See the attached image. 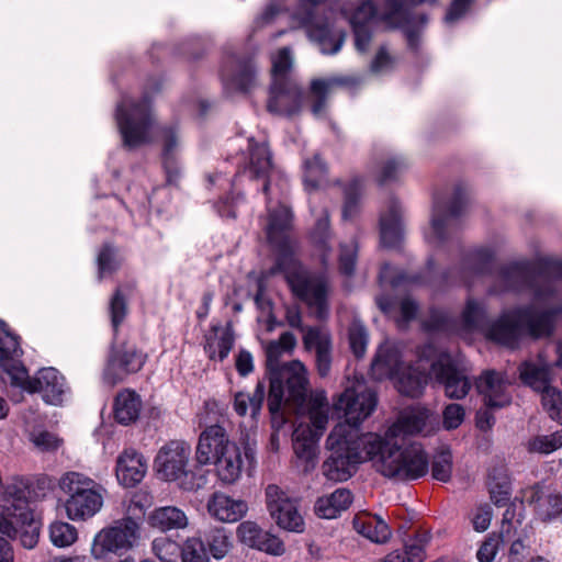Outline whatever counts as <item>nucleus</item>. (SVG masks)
<instances>
[{
    "label": "nucleus",
    "mask_w": 562,
    "mask_h": 562,
    "mask_svg": "<svg viewBox=\"0 0 562 562\" xmlns=\"http://www.w3.org/2000/svg\"><path fill=\"white\" fill-rule=\"evenodd\" d=\"M326 447L329 454L322 464V473L335 483L348 481L359 464L368 460L376 472L396 481H414L429 470V459L420 443L403 446L378 434L346 431L342 425L330 431Z\"/></svg>",
    "instance_id": "obj_1"
},
{
    "label": "nucleus",
    "mask_w": 562,
    "mask_h": 562,
    "mask_svg": "<svg viewBox=\"0 0 562 562\" xmlns=\"http://www.w3.org/2000/svg\"><path fill=\"white\" fill-rule=\"evenodd\" d=\"M562 305L553 308H539L533 304L504 310L485 330L487 340L502 347L516 350L525 339L538 340L553 335L557 316Z\"/></svg>",
    "instance_id": "obj_2"
},
{
    "label": "nucleus",
    "mask_w": 562,
    "mask_h": 562,
    "mask_svg": "<svg viewBox=\"0 0 562 562\" xmlns=\"http://www.w3.org/2000/svg\"><path fill=\"white\" fill-rule=\"evenodd\" d=\"M135 289V283L120 284L115 288L108 303V314L113 331L109 348L103 380L114 386L122 383L131 374L139 372L147 361V353L135 344L119 339L120 326L128 315L127 295Z\"/></svg>",
    "instance_id": "obj_3"
},
{
    "label": "nucleus",
    "mask_w": 562,
    "mask_h": 562,
    "mask_svg": "<svg viewBox=\"0 0 562 562\" xmlns=\"http://www.w3.org/2000/svg\"><path fill=\"white\" fill-rule=\"evenodd\" d=\"M269 245L274 251V262L267 270V277L283 274L292 294L308 307H314L317 319H326L329 312L326 280L312 277L304 269L295 257L296 245L293 239L270 241Z\"/></svg>",
    "instance_id": "obj_4"
},
{
    "label": "nucleus",
    "mask_w": 562,
    "mask_h": 562,
    "mask_svg": "<svg viewBox=\"0 0 562 562\" xmlns=\"http://www.w3.org/2000/svg\"><path fill=\"white\" fill-rule=\"evenodd\" d=\"M497 279L499 289L492 288L491 294L530 291L536 300H546L554 293L552 281L562 280V260L514 261L499 268Z\"/></svg>",
    "instance_id": "obj_5"
},
{
    "label": "nucleus",
    "mask_w": 562,
    "mask_h": 562,
    "mask_svg": "<svg viewBox=\"0 0 562 562\" xmlns=\"http://www.w3.org/2000/svg\"><path fill=\"white\" fill-rule=\"evenodd\" d=\"M270 75L267 111L283 117L297 115L303 106L304 90L293 72L290 47H282L272 56Z\"/></svg>",
    "instance_id": "obj_6"
},
{
    "label": "nucleus",
    "mask_w": 562,
    "mask_h": 562,
    "mask_svg": "<svg viewBox=\"0 0 562 562\" xmlns=\"http://www.w3.org/2000/svg\"><path fill=\"white\" fill-rule=\"evenodd\" d=\"M161 87L160 78H150L138 101L124 98L117 104L115 119L125 148L135 149L150 142L153 126L150 101L151 95L159 92Z\"/></svg>",
    "instance_id": "obj_7"
},
{
    "label": "nucleus",
    "mask_w": 562,
    "mask_h": 562,
    "mask_svg": "<svg viewBox=\"0 0 562 562\" xmlns=\"http://www.w3.org/2000/svg\"><path fill=\"white\" fill-rule=\"evenodd\" d=\"M494 263V252L488 248H476L467 252L462 258L461 268L449 269L440 276L435 273V261L428 259L425 276L414 274L409 276L406 272H400L391 280L393 288L401 286L406 283L428 284L434 289L441 288L448 284L457 283L458 281L469 283L472 277L485 276L492 272Z\"/></svg>",
    "instance_id": "obj_8"
},
{
    "label": "nucleus",
    "mask_w": 562,
    "mask_h": 562,
    "mask_svg": "<svg viewBox=\"0 0 562 562\" xmlns=\"http://www.w3.org/2000/svg\"><path fill=\"white\" fill-rule=\"evenodd\" d=\"M58 485L66 495L64 507L71 520L89 519L103 506L105 488L83 473L66 472L59 479Z\"/></svg>",
    "instance_id": "obj_9"
},
{
    "label": "nucleus",
    "mask_w": 562,
    "mask_h": 562,
    "mask_svg": "<svg viewBox=\"0 0 562 562\" xmlns=\"http://www.w3.org/2000/svg\"><path fill=\"white\" fill-rule=\"evenodd\" d=\"M268 409L272 418L281 416L284 400L297 407L304 405L308 379L305 366L300 360L285 363L282 372L269 380Z\"/></svg>",
    "instance_id": "obj_10"
},
{
    "label": "nucleus",
    "mask_w": 562,
    "mask_h": 562,
    "mask_svg": "<svg viewBox=\"0 0 562 562\" xmlns=\"http://www.w3.org/2000/svg\"><path fill=\"white\" fill-rule=\"evenodd\" d=\"M469 205V190L463 183L454 187L452 198L442 203L436 198L431 214V241L443 245L451 240L461 229V216Z\"/></svg>",
    "instance_id": "obj_11"
},
{
    "label": "nucleus",
    "mask_w": 562,
    "mask_h": 562,
    "mask_svg": "<svg viewBox=\"0 0 562 562\" xmlns=\"http://www.w3.org/2000/svg\"><path fill=\"white\" fill-rule=\"evenodd\" d=\"M376 404V392L364 383H358L339 394L334 402V409L345 419L346 431L359 434V426L374 412Z\"/></svg>",
    "instance_id": "obj_12"
},
{
    "label": "nucleus",
    "mask_w": 562,
    "mask_h": 562,
    "mask_svg": "<svg viewBox=\"0 0 562 562\" xmlns=\"http://www.w3.org/2000/svg\"><path fill=\"white\" fill-rule=\"evenodd\" d=\"M140 538L139 524L132 517L115 520L102 529L94 538L92 554L104 559L109 553L122 555L135 547Z\"/></svg>",
    "instance_id": "obj_13"
},
{
    "label": "nucleus",
    "mask_w": 562,
    "mask_h": 562,
    "mask_svg": "<svg viewBox=\"0 0 562 562\" xmlns=\"http://www.w3.org/2000/svg\"><path fill=\"white\" fill-rule=\"evenodd\" d=\"M236 166L235 175L231 181L232 187L236 186L237 179L247 175L250 179H265L262 192L268 196L270 181L268 175L272 168V155L266 143H258L254 137L248 138L246 151L232 157Z\"/></svg>",
    "instance_id": "obj_14"
},
{
    "label": "nucleus",
    "mask_w": 562,
    "mask_h": 562,
    "mask_svg": "<svg viewBox=\"0 0 562 562\" xmlns=\"http://www.w3.org/2000/svg\"><path fill=\"white\" fill-rule=\"evenodd\" d=\"M380 21L387 30H401L407 41V46L413 52L419 48V27L428 22L426 14H415L406 8L405 0H384Z\"/></svg>",
    "instance_id": "obj_15"
},
{
    "label": "nucleus",
    "mask_w": 562,
    "mask_h": 562,
    "mask_svg": "<svg viewBox=\"0 0 562 562\" xmlns=\"http://www.w3.org/2000/svg\"><path fill=\"white\" fill-rule=\"evenodd\" d=\"M21 355L19 336L9 329L5 322L0 319V367L9 375L11 385L30 393L32 378L20 360Z\"/></svg>",
    "instance_id": "obj_16"
},
{
    "label": "nucleus",
    "mask_w": 562,
    "mask_h": 562,
    "mask_svg": "<svg viewBox=\"0 0 562 562\" xmlns=\"http://www.w3.org/2000/svg\"><path fill=\"white\" fill-rule=\"evenodd\" d=\"M265 494L267 509L280 528L297 533L304 531V520L294 499L276 484H269Z\"/></svg>",
    "instance_id": "obj_17"
},
{
    "label": "nucleus",
    "mask_w": 562,
    "mask_h": 562,
    "mask_svg": "<svg viewBox=\"0 0 562 562\" xmlns=\"http://www.w3.org/2000/svg\"><path fill=\"white\" fill-rule=\"evenodd\" d=\"M220 77L226 93L229 90L248 93L256 86V65L250 57L228 55L222 63Z\"/></svg>",
    "instance_id": "obj_18"
},
{
    "label": "nucleus",
    "mask_w": 562,
    "mask_h": 562,
    "mask_svg": "<svg viewBox=\"0 0 562 562\" xmlns=\"http://www.w3.org/2000/svg\"><path fill=\"white\" fill-rule=\"evenodd\" d=\"M430 371L450 398L461 400L471 390L469 378L448 352H441L438 356V359L431 363Z\"/></svg>",
    "instance_id": "obj_19"
},
{
    "label": "nucleus",
    "mask_w": 562,
    "mask_h": 562,
    "mask_svg": "<svg viewBox=\"0 0 562 562\" xmlns=\"http://www.w3.org/2000/svg\"><path fill=\"white\" fill-rule=\"evenodd\" d=\"M191 447L181 440H171L160 448L155 459L158 475L165 481H180L187 471Z\"/></svg>",
    "instance_id": "obj_20"
},
{
    "label": "nucleus",
    "mask_w": 562,
    "mask_h": 562,
    "mask_svg": "<svg viewBox=\"0 0 562 562\" xmlns=\"http://www.w3.org/2000/svg\"><path fill=\"white\" fill-rule=\"evenodd\" d=\"M68 390L65 376L55 368H42L32 378L30 393H41L45 403L60 405Z\"/></svg>",
    "instance_id": "obj_21"
},
{
    "label": "nucleus",
    "mask_w": 562,
    "mask_h": 562,
    "mask_svg": "<svg viewBox=\"0 0 562 562\" xmlns=\"http://www.w3.org/2000/svg\"><path fill=\"white\" fill-rule=\"evenodd\" d=\"M302 340L306 351H315V367L318 375L321 378L328 376L333 362L330 334L322 327H308Z\"/></svg>",
    "instance_id": "obj_22"
},
{
    "label": "nucleus",
    "mask_w": 562,
    "mask_h": 562,
    "mask_svg": "<svg viewBox=\"0 0 562 562\" xmlns=\"http://www.w3.org/2000/svg\"><path fill=\"white\" fill-rule=\"evenodd\" d=\"M237 536L245 546L271 555H282L284 543L274 535L261 529L256 522L243 521L237 528Z\"/></svg>",
    "instance_id": "obj_23"
},
{
    "label": "nucleus",
    "mask_w": 562,
    "mask_h": 562,
    "mask_svg": "<svg viewBox=\"0 0 562 562\" xmlns=\"http://www.w3.org/2000/svg\"><path fill=\"white\" fill-rule=\"evenodd\" d=\"M302 25L307 27L308 37L317 44L322 54L335 55L341 49L346 32L328 19L316 21L315 18L313 22Z\"/></svg>",
    "instance_id": "obj_24"
},
{
    "label": "nucleus",
    "mask_w": 562,
    "mask_h": 562,
    "mask_svg": "<svg viewBox=\"0 0 562 562\" xmlns=\"http://www.w3.org/2000/svg\"><path fill=\"white\" fill-rule=\"evenodd\" d=\"M228 445H236L228 439L226 430L220 425L206 427L200 435L196 447V461L199 464H209L228 449Z\"/></svg>",
    "instance_id": "obj_25"
},
{
    "label": "nucleus",
    "mask_w": 562,
    "mask_h": 562,
    "mask_svg": "<svg viewBox=\"0 0 562 562\" xmlns=\"http://www.w3.org/2000/svg\"><path fill=\"white\" fill-rule=\"evenodd\" d=\"M146 472L147 461L135 449H125L119 454L115 474L119 483L124 487H134L139 484Z\"/></svg>",
    "instance_id": "obj_26"
},
{
    "label": "nucleus",
    "mask_w": 562,
    "mask_h": 562,
    "mask_svg": "<svg viewBox=\"0 0 562 562\" xmlns=\"http://www.w3.org/2000/svg\"><path fill=\"white\" fill-rule=\"evenodd\" d=\"M476 390L484 396V404L488 407H505L512 402L506 392V381L501 372L485 370L475 382Z\"/></svg>",
    "instance_id": "obj_27"
},
{
    "label": "nucleus",
    "mask_w": 562,
    "mask_h": 562,
    "mask_svg": "<svg viewBox=\"0 0 562 562\" xmlns=\"http://www.w3.org/2000/svg\"><path fill=\"white\" fill-rule=\"evenodd\" d=\"M402 239V206L397 199L392 198L386 212L380 215V243L384 248H396Z\"/></svg>",
    "instance_id": "obj_28"
},
{
    "label": "nucleus",
    "mask_w": 562,
    "mask_h": 562,
    "mask_svg": "<svg viewBox=\"0 0 562 562\" xmlns=\"http://www.w3.org/2000/svg\"><path fill=\"white\" fill-rule=\"evenodd\" d=\"M322 432L313 430L308 424H300L293 431V450L297 459L304 461V471L316 465L317 443Z\"/></svg>",
    "instance_id": "obj_29"
},
{
    "label": "nucleus",
    "mask_w": 562,
    "mask_h": 562,
    "mask_svg": "<svg viewBox=\"0 0 562 562\" xmlns=\"http://www.w3.org/2000/svg\"><path fill=\"white\" fill-rule=\"evenodd\" d=\"M23 517L14 516L9 518V522L2 524V535L11 539L19 537L24 548L32 549L38 542L41 521L34 518L32 510L27 518Z\"/></svg>",
    "instance_id": "obj_30"
},
{
    "label": "nucleus",
    "mask_w": 562,
    "mask_h": 562,
    "mask_svg": "<svg viewBox=\"0 0 562 562\" xmlns=\"http://www.w3.org/2000/svg\"><path fill=\"white\" fill-rule=\"evenodd\" d=\"M247 503L233 499L223 493H214L207 501V512L215 519L223 522H235L247 513Z\"/></svg>",
    "instance_id": "obj_31"
},
{
    "label": "nucleus",
    "mask_w": 562,
    "mask_h": 562,
    "mask_svg": "<svg viewBox=\"0 0 562 562\" xmlns=\"http://www.w3.org/2000/svg\"><path fill=\"white\" fill-rule=\"evenodd\" d=\"M292 220V211L286 205L279 204L277 207H268V224L266 227L268 243L292 239L290 236Z\"/></svg>",
    "instance_id": "obj_32"
},
{
    "label": "nucleus",
    "mask_w": 562,
    "mask_h": 562,
    "mask_svg": "<svg viewBox=\"0 0 562 562\" xmlns=\"http://www.w3.org/2000/svg\"><path fill=\"white\" fill-rule=\"evenodd\" d=\"M352 527L374 543H385L392 536L390 526L378 515H357L352 519Z\"/></svg>",
    "instance_id": "obj_33"
},
{
    "label": "nucleus",
    "mask_w": 562,
    "mask_h": 562,
    "mask_svg": "<svg viewBox=\"0 0 562 562\" xmlns=\"http://www.w3.org/2000/svg\"><path fill=\"white\" fill-rule=\"evenodd\" d=\"M429 540L428 532L418 531L405 542L403 550H394L379 562H424L426 559L425 548Z\"/></svg>",
    "instance_id": "obj_34"
},
{
    "label": "nucleus",
    "mask_w": 562,
    "mask_h": 562,
    "mask_svg": "<svg viewBox=\"0 0 562 562\" xmlns=\"http://www.w3.org/2000/svg\"><path fill=\"white\" fill-rule=\"evenodd\" d=\"M218 479L225 484L235 483L241 475L243 456L237 445H228V449L213 461Z\"/></svg>",
    "instance_id": "obj_35"
},
{
    "label": "nucleus",
    "mask_w": 562,
    "mask_h": 562,
    "mask_svg": "<svg viewBox=\"0 0 562 562\" xmlns=\"http://www.w3.org/2000/svg\"><path fill=\"white\" fill-rule=\"evenodd\" d=\"M487 488L492 503L506 506L512 496V481L505 465H495L488 472Z\"/></svg>",
    "instance_id": "obj_36"
},
{
    "label": "nucleus",
    "mask_w": 562,
    "mask_h": 562,
    "mask_svg": "<svg viewBox=\"0 0 562 562\" xmlns=\"http://www.w3.org/2000/svg\"><path fill=\"white\" fill-rule=\"evenodd\" d=\"M430 412L424 407H411L403 411L391 427L394 436L422 434L429 419Z\"/></svg>",
    "instance_id": "obj_37"
},
{
    "label": "nucleus",
    "mask_w": 562,
    "mask_h": 562,
    "mask_svg": "<svg viewBox=\"0 0 562 562\" xmlns=\"http://www.w3.org/2000/svg\"><path fill=\"white\" fill-rule=\"evenodd\" d=\"M352 504V493L348 488H337L329 496L319 497L314 506L319 518H336L342 510Z\"/></svg>",
    "instance_id": "obj_38"
},
{
    "label": "nucleus",
    "mask_w": 562,
    "mask_h": 562,
    "mask_svg": "<svg viewBox=\"0 0 562 562\" xmlns=\"http://www.w3.org/2000/svg\"><path fill=\"white\" fill-rule=\"evenodd\" d=\"M196 537H202L204 547L215 560H221L233 547L232 533L222 526H211L198 531Z\"/></svg>",
    "instance_id": "obj_39"
},
{
    "label": "nucleus",
    "mask_w": 562,
    "mask_h": 562,
    "mask_svg": "<svg viewBox=\"0 0 562 562\" xmlns=\"http://www.w3.org/2000/svg\"><path fill=\"white\" fill-rule=\"evenodd\" d=\"M348 83L349 79L344 77L313 79L310 85V93L314 98L311 104V112L314 115H321L326 109L328 94L334 89L348 86Z\"/></svg>",
    "instance_id": "obj_40"
},
{
    "label": "nucleus",
    "mask_w": 562,
    "mask_h": 562,
    "mask_svg": "<svg viewBox=\"0 0 562 562\" xmlns=\"http://www.w3.org/2000/svg\"><path fill=\"white\" fill-rule=\"evenodd\" d=\"M140 396L132 390L120 392L114 401V418L121 425L134 423L140 413Z\"/></svg>",
    "instance_id": "obj_41"
},
{
    "label": "nucleus",
    "mask_w": 562,
    "mask_h": 562,
    "mask_svg": "<svg viewBox=\"0 0 562 562\" xmlns=\"http://www.w3.org/2000/svg\"><path fill=\"white\" fill-rule=\"evenodd\" d=\"M7 498L4 499V504L2 508H4L5 514L9 518L14 516H24L23 518H27L30 516L31 508L29 506V491L26 485L22 482L9 484L5 487Z\"/></svg>",
    "instance_id": "obj_42"
},
{
    "label": "nucleus",
    "mask_w": 562,
    "mask_h": 562,
    "mask_svg": "<svg viewBox=\"0 0 562 562\" xmlns=\"http://www.w3.org/2000/svg\"><path fill=\"white\" fill-rule=\"evenodd\" d=\"M265 384L258 382L252 394L246 392H237L234 396V411L239 416H246L250 411V417L257 422L265 401Z\"/></svg>",
    "instance_id": "obj_43"
},
{
    "label": "nucleus",
    "mask_w": 562,
    "mask_h": 562,
    "mask_svg": "<svg viewBox=\"0 0 562 562\" xmlns=\"http://www.w3.org/2000/svg\"><path fill=\"white\" fill-rule=\"evenodd\" d=\"M149 524L161 531L183 529L188 526V517L184 512L178 507L165 506L156 508L150 514Z\"/></svg>",
    "instance_id": "obj_44"
},
{
    "label": "nucleus",
    "mask_w": 562,
    "mask_h": 562,
    "mask_svg": "<svg viewBox=\"0 0 562 562\" xmlns=\"http://www.w3.org/2000/svg\"><path fill=\"white\" fill-rule=\"evenodd\" d=\"M397 355L389 348H379L370 368L372 378L376 381L391 379L397 372Z\"/></svg>",
    "instance_id": "obj_45"
},
{
    "label": "nucleus",
    "mask_w": 562,
    "mask_h": 562,
    "mask_svg": "<svg viewBox=\"0 0 562 562\" xmlns=\"http://www.w3.org/2000/svg\"><path fill=\"white\" fill-rule=\"evenodd\" d=\"M427 375L414 368H407L398 373L396 387L398 392L408 397H418L427 384Z\"/></svg>",
    "instance_id": "obj_46"
},
{
    "label": "nucleus",
    "mask_w": 562,
    "mask_h": 562,
    "mask_svg": "<svg viewBox=\"0 0 562 562\" xmlns=\"http://www.w3.org/2000/svg\"><path fill=\"white\" fill-rule=\"evenodd\" d=\"M519 378L524 384L540 391L550 384V368L537 366L532 361H524L518 367Z\"/></svg>",
    "instance_id": "obj_47"
},
{
    "label": "nucleus",
    "mask_w": 562,
    "mask_h": 562,
    "mask_svg": "<svg viewBox=\"0 0 562 562\" xmlns=\"http://www.w3.org/2000/svg\"><path fill=\"white\" fill-rule=\"evenodd\" d=\"M328 175L327 164L319 154L304 160V183L306 188L316 190L326 181Z\"/></svg>",
    "instance_id": "obj_48"
},
{
    "label": "nucleus",
    "mask_w": 562,
    "mask_h": 562,
    "mask_svg": "<svg viewBox=\"0 0 562 562\" xmlns=\"http://www.w3.org/2000/svg\"><path fill=\"white\" fill-rule=\"evenodd\" d=\"M510 541V525H504L498 535L490 536L479 548L476 558L480 562H492L498 551L499 546H505Z\"/></svg>",
    "instance_id": "obj_49"
},
{
    "label": "nucleus",
    "mask_w": 562,
    "mask_h": 562,
    "mask_svg": "<svg viewBox=\"0 0 562 562\" xmlns=\"http://www.w3.org/2000/svg\"><path fill=\"white\" fill-rule=\"evenodd\" d=\"M98 278L102 280L106 274L115 273L122 265L117 249L112 244H104L97 257Z\"/></svg>",
    "instance_id": "obj_50"
},
{
    "label": "nucleus",
    "mask_w": 562,
    "mask_h": 562,
    "mask_svg": "<svg viewBox=\"0 0 562 562\" xmlns=\"http://www.w3.org/2000/svg\"><path fill=\"white\" fill-rule=\"evenodd\" d=\"M151 551L160 562H178L182 546L166 536H161L153 540Z\"/></svg>",
    "instance_id": "obj_51"
},
{
    "label": "nucleus",
    "mask_w": 562,
    "mask_h": 562,
    "mask_svg": "<svg viewBox=\"0 0 562 562\" xmlns=\"http://www.w3.org/2000/svg\"><path fill=\"white\" fill-rule=\"evenodd\" d=\"M462 323L467 329H479L486 318L485 307L476 300L469 299L461 315Z\"/></svg>",
    "instance_id": "obj_52"
},
{
    "label": "nucleus",
    "mask_w": 562,
    "mask_h": 562,
    "mask_svg": "<svg viewBox=\"0 0 562 562\" xmlns=\"http://www.w3.org/2000/svg\"><path fill=\"white\" fill-rule=\"evenodd\" d=\"M49 538L54 546L65 548L77 539V529L65 521H55L49 526Z\"/></svg>",
    "instance_id": "obj_53"
},
{
    "label": "nucleus",
    "mask_w": 562,
    "mask_h": 562,
    "mask_svg": "<svg viewBox=\"0 0 562 562\" xmlns=\"http://www.w3.org/2000/svg\"><path fill=\"white\" fill-rule=\"evenodd\" d=\"M361 194V181L358 178L352 179L344 188V206L342 217L349 220L353 217L358 212L359 200Z\"/></svg>",
    "instance_id": "obj_54"
},
{
    "label": "nucleus",
    "mask_w": 562,
    "mask_h": 562,
    "mask_svg": "<svg viewBox=\"0 0 562 562\" xmlns=\"http://www.w3.org/2000/svg\"><path fill=\"white\" fill-rule=\"evenodd\" d=\"M312 241L323 251V260L325 261L331 251L330 247V226L328 216L317 220L312 233Z\"/></svg>",
    "instance_id": "obj_55"
},
{
    "label": "nucleus",
    "mask_w": 562,
    "mask_h": 562,
    "mask_svg": "<svg viewBox=\"0 0 562 562\" xmlns=\"http://www.w3.org/2000/svg\"><path fill=\"white\" fill-rule=\"evenodd\" d=\"M182 562H210V557L202 537L188 538L181 551Z\"/></svg>",
    "instance_id": "obj_56"
},
{
    "label": "nucleus",
    "mask_w": 562,
    "mask_h": 562,
    "mask_svg": "<svg viewBox=\"0 0 562 562\" xmlns=\"http://www.w3.org/2000/svg\"><path fill=\"white\" fill-rule=\"evenodd\" d=\"M541 392V402L543 409L549 414L550 418L562 420V392L547 385Z\"/></svg>",
    "instance_id": "obj_57"
},
{
    "label": "nucleus",
    "mask_w": 562,
    "mask_h": 562,
    "mask_svg": "<svg viewBox=\"0 0 562 562\" xmlns=\"http://www.w3.org/2000/svg\"><path fill=\"white\" fill-rule=\"evenodd\" d=\"M348 338L350 349L355 357H363L369 341V334L366 326L359 321L352 322L349 327Z\"/></svg>",
    "instance_id": "obj_58"
},
{
    "label": "nucleus",
    "mask_w": 562,
    "mask_h": 562,
    "mask_svg": "<svg viewBox=\"0 0 562 562\" xmlns=\"http://www.w3.org/2000/svg\"><path fill=\"white\" fill-rule=\"evenodd\" d=\"M203 464L194 467L193 470H187L179 485L184 491H198L209 484L210 471L205 470Z\"/></svg>",
    "instance_id": "obj_59"
},
{
    "label": "nucleus",
    "mask_w": 562,
    "mask_h": 562,
    "mask_svg": "<svg viewBox=\"0 0 562 562\" xmlns=\"http://www.w3.org/2000/svg\"><path fill=\"white\" fill-rule=\"evenodd\" d=\"M562 447V429L550 435L537 436L529 441V451L549 454Z\"/></svg>",
    "instance_id": "obj_60"
},
{
    "label": "nucleus",
    "mask_w": 562,
    "mask_h": 562,
    "mask_svg": "<svg viewBox=\"0 0 562 562\" xmlns=\"http://www.w3.org/2000/svg\"><path fill=\"white\" fill-rule=\"evenodd\" d=\"M407 168L406 159L400 156H394L385 160L378 177L380 186L389 182L396 181L400 175Z\"/></svg>",
    "instance_id": "obj_61"
},
{
    "label": "nucleus",
    "mask_w": 562,
    "mask_h": 562,
    "mask_svg": "<svg viewBox=\"0 0 562 562\" xmlns=\"http://www.w3.org/2000/svg\"><path fill=\"white\" fill-rule=\"evenodd\" d=\"M452 474V454L449 450L437 453L431 464V475L440 482H448Z\"/></svg>",
    "instance_id": "obj_62"
},
{
    "label": "nucleus",
    "mask_w": 562,
    "mask_h": 562,
    "mask_svg": "<svg viewBox=\"0 0 562 562\" xmlns=\"http://www.w3.org/2000/svg\"><path fill=\"white\" fill-rule=\"evenodd\" d=\"M158 137L161 142V158L178 156L179 132L176 125L160 127Z\"/></svg>",
    "instance_id": "obj_63"
},
{
    "label": "nucleus",
    "mask_w": 562,
    "mask_h": 562,
    "mask_svg": "<svg viewBox=\"0 0 562 562\" xmlns=\"http://www.w3.org/2000/svg\"><path fill=\"white\" fill-rule=\"evenodd\" d=\"M357 257L358 246L356 243L341 244L338 259L339 272L346 277H352L356 271Z\"/></svg>",
    "instance_id": "obj_64"
}]
</instances>
